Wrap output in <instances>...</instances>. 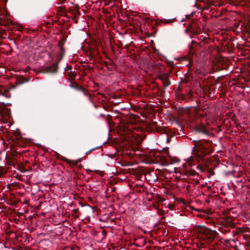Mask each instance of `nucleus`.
<instances>
[{
    "label": "nucleus",
    "instance_id": "2",
    "mask_svg": "<svg viewBox=\"0 0 250 250\" xmlns=\"http://www.w3.org/2000/svg\"><path fill=\"white\" fill-rule=\"evenodd\" d=\"M176 162V161H175V162H172H172H171V163H167V165H169L172 164L173 163H175Z\"/></svg>",
    "mask_w": 250,
    "mask_h": 250
},
{
    "label": "nucleus",
    "instance_id": "1",
    "mask_svg": "<svg viewBox=\"0 0 250 250\" xmlns=\"http://www.w3.org/2000/svg\"><path fill=\"white\" fill-rule=\"evenodd\" d=\"M202 233L200 237L204 240H207L208 242H211L216 236L215 231L205 227H202L200 230Z\"/></svg>",
    "mask_w": 250,
    "mask_h": 250
},
{
    "label": "nucleus",
    "instance_id": "3",
    "mask_svg": "<svg viewBox=\"0 0 250 250\" xmlns=\"http://www.w3.org/2000/svg\"><path fill=\"white\" fill-rule=\"evenodd\" d=\"M174 171L175 172H177V170H176V167H174Z\"/></svg>",
    "mask_w": 250,
    "mask_h": 250
}]
</instances>
